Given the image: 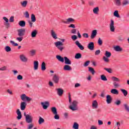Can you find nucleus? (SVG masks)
<instances>
[{
  "label": "nucleus",
  "mask_w": 129,
  "mask_h": 129,
  "mask_svg": "<svg viewBox=\"0 0 129 129\" xmlns=\"http://www.w3.org/2000/svg\"><path fill=\"white\" fill-rule=\"evenodd\" d=\"M98 12H99V8L98 7H96L93 10V13H94L95 15H97L98 14Z\"/></svg>",
  "instance_id": "nucleus-33"
},
{
  "label": "nucleus",
  "mask_w": 129,
  "mask_h": 129,
  "mask_svg": "<svg viewBox=\"0 0 129 129\" xmlns=\"http://www.w3.org/2000/svg\"><path fill=\"white\" fill-rule=\"evenodd\" d=\"M10 43L12 46H14V47H17V46H19V44L18 43H15V41L13 40L10 41Z\"/></svg>",
  "instance_id": "nucleus-47"
},
{
  "label": "nucleus",
  "mask_w": 129,
  "mask_h": 129,
  "mask_svg": "<svg viewBox=\"0 0 129 129\" xmlns=\"http://www.w3.org/2000/svg\"><path fill=\"white\" fill-rule=\"evenodd\" d=\"M71 103V105L69 106L70 109H71L73 111L78 110V102L77 101L74 100Z\"/></svg>",
  "instance_id": "nucleus-1"
},
{
  "label": "nucleus",
  "mask_w": 129,
  "mask_h": 129,
  "mask_svg": "<svg viewBox=\"0 0 129 129\" xmlns=\"http://www.w3.org/2000/svg\"><path fill=\"white\" fill-rule=\"evenodd\" d=\"M52 81L55 84H58L60 81V77L57 74H54L52 77Z\"/></svg>",
  "instance_id": "nucleus-8"
},
{
  "label": "nucleus",
  "mask_w": 129,
  "mask_h": 129,
  "mask_svg": "<svg viewBox=\"0 0 129 129\" xmlns=\"http://www.w3.org/2000/svg\"><path fill=\"white\" fill-rule=\"evenodd\" d=\"M31 22H32V23L36 22V16L34 14L31 15Z\"/></svg>",
  "instance_id": "nucleus-43"
},
{
  "label": "nucleus",
  "mask_w": 129,
  "mask_h": 129,
  "mask_svg": "<svg viewBox=\"0 0 129 129\" xmlns=\"http://www.w3.org/2000/svg\"><path fill=\"white\" fill-rule=\"evenodd\" d=\"M113 15L114 17H116V18H120V16H119V14H118V11L117 10L114 12Z\"/></svg>",
  "instance_id": "nucleus-39"
},
{
  "label": "nucleus",
  "mask_w": 129,
  "mask_h": 129,
  "mask_svg": "<svg viewBox=\"0 0 129 129\" xmlns=\"http://www.w3.org/2000/svg\"><path fill=\"white\" fill-rule=\"evenodd\" d=\"M102 40L101 38H99L98 40V44L99 46H101L102 45Z\"/></svg>",
  "instance_id": "nucleus-53"
},
{
  "label": "nucleus",
  "mask_w": 129,
  "mask_h": 129,
  "mask_svg": "<svg viewBox=\"0 0 129 129\" xmlns=\"http://www.w3.org/2000/svg\"><path fill=\"white\" fill-rule=\"evenodd\" d=\"M20 59L22 62H24L26 63V62H28V58L26 57V55L25 54H21L20 55Z\"/></svg>",
  "instance_id": "nucleus-12"
},
{
  "label": "nucleus",
  "mask_w": 129,
  "mask_h": 129,
  "mask_svg": "<svg viewBox=\"0 0 129 129\" xmlns=\"http://www.w3.org/2000/svg\"><path fill=\"white\" fill-rule=\"evenodd\" d=\"M38 34V30H34L31 32V37L32 38H36Z\"/></svg>",
  "instance_id": "nucleus-24"
},
{
  "label": "nucleus",
  "mask_w": 129,
  "mask_h": 129,
  "mask_svg": "<svg viewBox=\"0 0 129 129\" xmlns=\"http://www.w3.org/2000/svg\"><path fill=\"white\" fill-rule=\"evenodd\" d=\"M90 63V61H89V60L86 61L84 64V67H87V66H88V65H89Z\"/></svg>",
  "instance_id": "nucleus-56"
},
{
  "label": "nucleus",
  "mask_w": 129,
  "mask_h": 129,
  "mask_svg": "<svg viewBox=\"0 0 129 129\" xmlns=\"http://www.w3.org/2000/svg\"><path fill=\"white\" fill-rule=\"evenodd\" d=\"M109 28L110 32H114L115 31V27H114V21L113 20H110Z\"/></svg>",
  "instance_id": "nucleus-9"
},
{
  "label": "nucleus",
  "mask_w": 129,
  "mask_h": 129,
  "mask_svg": "<svg viewBox=\"0 0 129 129\" xmlns=\"http://www.w3.org/2000/svg\"><path fill=\"white\" fill-rule=\"evenodd\" d=\"M43 122H45V119L42 118V117H39V119L38 120L39 124H42V123H43Z\"/></svg>",
  "instance_id": "nucleus-36"
},
{
  "label": "nucleus",
  "mask_w": 129,
  "mask_h": 129,
  "mask_svg": "<svg viewBox=\"0 0 129 129\" xmlns=\"http://www.w3.org/2000/svg\"><path fill=\"white\" fill-rule=\"evenodd\" d=\"M89 71L92 74V75H94V74L95 73V71H94V69L91 67H89Z\"/></svg>",
  "instance_id": "nucleus-37"
},
{
  "label": "nucleus",
  "mask_w": 129,
  "mask_h": 129,
  "mask_svg": "<svg viewBox=\"0 0 129 129\" xmlns=\"http://www.w3.org/2000/svg\"><path fill=\"white\" fill-rule=\"evenodd\" d=\"M18 25L20 26V27H25L26 26V22L24 21H19Z\"/></svg>",
  "instance_id": "nucleus-34"
},
{
  "label": "nucleus",
  "mask_w": 129,
  "mask_h": 129,
  "mask_svg": "<svg viewBox=\"0 0 129 129\" xmlns=\"http://www.w3.org/2000/svg\"><path fill=\"white\" fill-rule=\"evenodd\" d=\"M88 48L89 50H91V51H93V50H94V42H90L88 45Z\"/></svg>",
  "instance_id": "nucleus-15"
},
{
  "label": "nucleus",
  "mask_w": 129,
  "mask_h": 129,
  "mask_svg": "<svg viewBox=\"0 0 129 129\" xmlns=\"http://www.w3.org/2000/svg\"><path fill=\"white\" fill-rule=\"evenodd\" d=\"M101 97H102L103 98L105 97V92L103 91L101 92L100 95Z\"/></svg>",
  "instance_id": "nucleus-62"
},
{
  "label": "nucleus",
  "mask_w": 129,
  "mask_h": 129,
  "mask_svg": "<svg viewBox=\"0 0 129 129\" xmlns=\"http://www.w3.org/2000/svg\"><path fill=\"white\" fill-rule=\"evenodd\" d=\"M25 18L27 19H29L30 18V14H29V12L28 11H26L25 13Z\"/></svg>",
  "instance_id": "nucleus-57"
},
{
  "label": "nucleus",
  "mask_w": 129,
  "mask_h": 129,
  "mask_svg": "<svg viewBox=\"0 0 129 129\" xmlns=\"http://www.w3.org/2000/svg\"><path fill=\"white\" fill-rule=\"evenodd\" d=\"M24 116L25 117V120L27 123H31V122H33V116L30 114H27L26 112L24 113Z\"/></svg>",
  "instance_id": "nucleus-3"
},
{
  "label": "nucleus",
  "mask_w": 129,
  "mask_h": 129,
  "mask_svg": "<svg viewBox=\"0 0 129 129\" xmlns=\"http://www.w3.org/2000/svg\"><path fill=\"white\" fill-rule=\"evenodd\" d=\"M114 50H115L116 52H121V51H122V48L119 45H117L114 47Z\"/></svg>",
  "instance_id": "nucleus-25"
},
{
  "label": "nucleus",
  "mask_w": 129,
  "mask_h": 129,
  "mask_svg": "<svg viewBox=\"0 0 129 129\" xmlns=\"http://www.w3.org/2000/svg\"><path fill=\"white\" fill-rule=\"evenodd\" d=\"M30 53L31 56H34V55L36 54V50H30Z\"/></svg>",
  "instance_id": "nucleus-52"
},
{
  "label": "nucleus",
  "mask_w": 129,
  "mask_h": 129,
  "mask_svg": "<svg viewBox=\"0 0 129 129\" xmlns=\"http://www.w3.org/2000/svg\"><path fill=\"white\" fill-rule=\"evenodd\" d=\"M34 127V124L31 123V124H29L28 126V129H32L33 128V127Z\"/></svg>",
  "instance_id": "nucleus-63"
},
{
  "label": "nucleus",
  "mask_w": 129,
  "mask_h": 129,
  "mask_svg": "<svg viewBox=\"0 0 129 129\" xmlns=\"http://www.w3.org/2000/svg\"><path fill=\"white\" fill-rule=\"evenodd\" d=\"M77 32V29H72L71 31V33L74 34H76Z\"/></svg>",
  "instance_id": "nucleus-55"
},
{
  "label": "nucleus",
  "mask_w": 129,
  "mask_h": 129,
  "mask_svg": "<svg viewBox=\"0 0 129 129\" xmlns=\"http://www.w3.org/2000/svg\"><path fill=\"white\" fill-rule=\"evenodd\" d=\"M104 55L105 56H103V60L106 63H108V62H109V59H108V58H110V57L111 56V53L106 50Z\"/></svg>",
  "instance_id": "nucleus-2"
},
{
  "label": "nucleus",
  "mask_w": 129,
  "mask_h": 129,
  "mask_svg": "<svg viewBox=\"0 0 129 129\" xmlns=\"http://www.w3.org/2000/svg\"><path fill=\"white\" fill-rule=\"evenodd\" d=\"M17 35L18 37H24L26 33V29L25 28H21L17 30Z\"/></svg>",
  "instance_id": "nucleus-6"
},
{
  "label": "nucleus",
  "mask_w": 129,
  "mask_h": 129,
  "mask_svg": "<svg viewBox=\"0 0 129 129\" xmlns=\"http://www.w3.org/2000/svg\"><path fill=\"white\" fill-rule=\"evenodd\" d=\"M20 98L23 101H27L28 102H29V101H31L32 100V98L27 96L25 94H22L20 96Z\"/></svg>",
  "instance_id": "nucleus-5"
},
{
  "label": "nucleus",
  "mask_w": 129,
  "mask_h": 129,
  "mask_svg": "<svg viewBox=\"0 0 129 129\" xmlns=\"http://www.w3.org/2000/svg\"><path fill=\"white\" fill-rule=\"evenodd\" d=\"M18 80H23V76L21 75H19L17 76Z\"/></svg>",
  "instance_id": "nucleus-64"
},
{
  "label": "nucleus",
  "mask_w": 129,
  "mask_h": 129,
  "mask_svg": "<svg viewBox=\"0 0 129 129\" xmlns=\"http://www.w3.org/2000/svg\"><path fill=\"white\" fill-rule=\"evenodd\" d=\"M23 39H24V37L19 36L18 37L16 38V40L18 41V42H22Z\"/></svg>",
  "instance_id": "nucleus-49"
},
{
  "label": "nucleus",
  "mask_w": 129,
  "mask_h": 129,
  "mask_svg": "<svg viewBox=\"0 0 129 129\" xmlns=\"http://www.w3.org/2000/svg\"><path fill=\"white\" fill-rule=\"evenodd\" d=\"M54 45L60 52H62L64 49V47L62 46H63V43L61 41H57L55 42Z\"/></svg>",
  "instance_id": "nucleus-4"
},
{
  "label": "nucleus",
  "mask_w": 129,
  "mask_h": 129,
  "mask_svg": "<svg viewBox=\"0 0 129 129\" xmlns=\"http://www.w3.org/2000/svg\"><path fill=\"white\" fill-rule=\"evenodd\" d=\"M41 70L42 71H45L46 70V63L44 61L41 64Z\"/></svg>",
  "instance_id": "nucleus-35"
},
{
  "label": "nucleus",
  "mask_w": 129,
  "mask_h": 129,
  "mask_svg": "<svg viewBox=\"0 0 129 129\" xmlns=\"http://www.w3.org/2000/svg\"><path fill=\"white\" fill-rule=\"evenodd\" d=\"M73 129H79V124L78 123L75 122L73 125Z\"/></svg>",
  "instance_id": "nucleus-32"
},
{
  "label": "nucleus",
  "mask_w": 129,
  "mask_h": 129,
  "mask_svg": "<svg viewBox=\"0 0 129 129\" xmlns=\"http://www.w3.org/2000/svg\"><path fill=\"white\" fill-rule=\"evenodd\" d=\"M129 4V2L127 0H124L122 3V5L123 7H124V6H127V5Z\"/></svg>",
  "instance_id": "nucleus-44"
},
{
  "label": "nucleus",
  "mask_w": 129,
  "mask_h": 129,
  "mask_svg": "<svg viewBox=\"0 0 129 129\" xmlns=\"http://www.w3.org/2000/svg\"><path fill=\"white\" fill-rule=\"evenodd\" d=\"M5 50L6 52H11L12 51V48H11V47L7 46L5 48Z\"/></svg>",
  "instance_id": "nucleus-45"
},
{
  "label": "nucleus",
  "mask_w": 129,
  "mask_h": 129,
  "mask_svg": "<svg viewBox=\"0 0 129 129\" xmlns=\"http://www.w3.org/2000/svg\"><path fill=\"white\" fill-rule=\"evenodd\" d=\"M110 92L112 93V94H115V95H118V90H117L116 89H112Z\"/></svg>",
  "instance_id": "nucleus-30"
},
{
  "label": "nucleus",
  "mask_w": 129,
  "mask_h": 129,
  "mask_svg": "<svg viewBox=\"0 0 129 129\" xmlns=\"http://www.w3.org/2000/svg\"><path fill=\"white\" fill-rule=\"evenodd\" d=\"M64 64L66 65H71V60L68 58V57L64 56Z\"/></svg>",
  "instance_id": "nucleus-21"
},
{
  "label": "nucleus",
  "mask_w": 129,
  "mask_h": 129,
  "mask_svg": "<svg viewBox=\"0 0 129 129\" xmlns=\"http://www.w3.org/2000/svg\"><path fill=\"white\" fill-rule=\"evenodd\" d=\"M101 79L103 81H107V78H106V77L104 75H102L101 76Z\"/></svg>",
  "instance_id": "nucleus-48"
},
{
  "label": "nucleus",
  "mask_w": 129,
  "mask_h": 129,
  "mask_svg": "<svg viewBox=\"0 0 129 129\" xmlns=\"http://www.w3.org/2000/svg\"><path fill=\"white\" fill-rule=\"evenodd\" d=\"M120 91L123 93L124 96H126V95H127V90H125L123 89H121Z\"/></svg>",
  "instance_id": "nucleus-41"
},
{
  "label": "nucleus",
  "mask_w": 129,
  "mask_h": 129,
  "mask_svg": "<svg viewBox=\"0 0 129 129\" xmlns=\"http://www.w3.org/2000/svg\"><path fill=\"white\" fill-rule=\"evenodd\" d=\"M51 112L53 113V114H57L58 113V112H57V108L55 107H52L51 108Z\"/></svg>",
  "instance_id": "nucleus-31"
},
{
  "label": "nucleus",
  "mask_w": 129,
  "mask_h": 129,
  "mask_svg": "<svg viewBox=\"0 0 129 129\" xmlns=\"http://www.w3.org/2000/svg\"><path fill=\"white\" fill-rule=\"evenodd\" d=\"M113 84V85H114L115 88H117V87H119V84H118L117 83H116V82H114Z\"/></svg>",
  "instance_id": "nucleus-61"
},
{
  "label": "nucleus",
  "mask_w": 129,
  "mask_h": 129,
  "mask_svg": "<svg viewBox=\"0 0 129 129\" xmlns=\"http://www.w3.org/2000/svg\"><path fill=\"white\" fill-rule=\"evenodd\" d=\"M3 19H4V20L5 22L4 23L5 26H6V27H7V28H9V27H10V23H9V19H8L6 17H3Z\"/></svg>",
  "instance_id": "nucleus-16"
},
{
  "label": "nucleus",
  "mask_w": 129,
  "mask_h": 129,
  "mask_svg": "<svg viewBox=\"0 0 129 129\" xmlns=\"http://www.w3.org/2000/svg\"><path fill=\"white\" fill-rule=\"evenodd\" d=\"M75 20L74 19L72 18H69L67 19H66L65 20H61L62 23H63V24H66L67 25L69 24H71V23H74V22H75Z\"/></svg>",
  "instance_id": "nucleus-7"
},
{
  "label": "nucleus",
  "mask_w": 129,
  "mask_h": 129,
  "mask_svg": "<svg viewBox=\"0 0 129 129\" xmlns=\"http://www.w3.org/2000/svg\"><path fill=\"white\" fill-rule=\"evenodd\" d=\"M75 44L77 46H78L80 50H81L82 51H83V50H84V46L81 45V43H80V42H79L78 40L76 41Z\"/></svg>",
  "instance_id": "nucleus-13"
},
{
  "label": "nucleus",
  "mask_w": 129,
  "mask_h": 129,
  "mask_svg": "<svg viewBox=\"0 0 129 129\" xmlns=\"http://www.w3.org/2000/svg\"><path fill=\"white\" fill-rule=\"evenodd\" d=\"M117 39L119 41V42H123V41H124V38L121 35L117 37Z\"/></svg>",
  "instance_id": "nucleus-42"
},
{
  "label": "nucleus",
  "mask_w": 129,
  "mask_h": 129,
  "mask_svg": "<svg viewBox=\"0 0 129 129\" xmlns=\"http://www.w3.org/2000/svg\"><path fill=\"white\" fill-rule=\"evenodd\" d=\"M124 107L125 109V110L127 112H129V106L127 105V104H124Z\"/></svg>",
  "instance_id": "nucleus-50"
},
{
  "label": "nucleus",
  "mask_w": 129,
  "mask_h": 129,
  "mask_svg": "<svg viewBox=\"0 0 129 129\" xmlns=\"http://www.w3.org/2000/svg\"><path fill=\"white\" fill-rule=\"evenodd\" d=\"M63 70L64 71H71V70H72V68L68 64H66L63 67Z\"/></svg>",
  "instance_id": "nucleus-18"
},
{
  "label": "nucleus",
  "mask_w": 129,
  "mask_h": 129,
  "mask_svg": "<svg viewBox=\"0 0 129 129\" xmlns=\"http://www.w3.org/2000/svg\"><path fill=\"white\" fill-rule=\"evenodd\" d=\"M54 119H60V116L58 115V113L54 114Z\"/></svg>",
  "instance_id": "nucleus-60"
},
{
  "label": "nucleus",
  "mask_w": 129,
  "mask_h": 129,
  "mask_svg": "<svg viewBox=\"0 0 129 129\" xmlns=\"http://www.w3.org/2000/svg\"><path fill=\"white\" fill-rule=\"evenodd\" d=\"M104 69L108 73H112V69L111 68H104Z\"/></svg>",
  "instance_id": "nucleus-51"
},
{
  "label": "nucleus",
  "mask_w": 129,
  "mask_h": 129,
  "mask_svg": "<svg viewBox=\"0 0 129 129\" xmlns=\"http://www.w3.org/2000/svg\"><path fill=\"white\" fill-rule=\"evenodd\" d=\"M114 4L116 7H120L121 6V0H114Z\"/></svg>",
  "instance_id": "nucleus-27"
},
{
  "label": "nucleus",
  "mask_w": 129,
  "mask_h": 129,
  "mask_svg": "<svg viewBox=\"0 0 129 129\" xmlns=\"http://www.w3.org/2000/svg\"><path fill=\"white\" fill-rule=\"evenodd\" d=\"M82 57V55H81V53H78L76 54L75 56V59H80Z\"/></svg>",
  "instance_id": "nucleus-38"
},
{
  "label": "nucleus",
  "mask_w": 129,
  "mask_h": 129,
  "mask_svg": "<svg viewBox=\"0 0 129 129\" xmlns=\"http://www.w3.org/2000/svg\"><path fill=\"white\" fill-rule=\"evenodd\" d=\"M106 102L107 104H110L112 101V98L110 95H107L106 96Z\"/></svg>",
  "instance_id": "nucleus-14"
},
{
  "label": "nucleus",
  "mask_w": 129,
  "mask_h": 129,
  "mask_svg": "<svg viewBox=\"0 0 129 129\" xmlns=\"http://www.w3.org/2000/svg\"><path fill=\"white\" fill-rule=\"evenodd\" d=\"M92 106L93 108H97V107H98V103H97V101L94 100L92 102Z\"/></svg>",
  "instance_id": "nucleus-23"
},
{
  "label": "nucleus",
  "mask_w": 129,
  "mask_h": 129,
  "mask_svg": "<svg viewBox=\"0 0 129 129\" xmlns=\"http://www.w3.org/2000/svg\"><path fill=\"white\" fill-rule=\"evenodd\" d=\"M96 35H97V30H93L91 35V39H94L96 37Z\"/></svg>",
  "instance_id": "nucleus-19"
},
{
  "label": "nucleus",
  "mask_w": 129,
  "mask_h": 129,
  "mask_svg": "<svg viewBox=\"0 0 129 129\" xmlns=\"http://www.w3.org/2000/svg\"><path fill=\"white\" fill-rule=\"evenodd\" d=\"M56 91L59 96H62V95H63V93L64 92V91L63 90V89L61 88L56 89Z\"/></svg>",
  "instance_id": "nucleus-20"
},
{
  "label": "nucleus",
  "mask_w": 129,
  "mask_h": 129,
  "mask_svg": "<svg viewBox=\"0 0 129 129\" xmlns=\"http://www.w3.org/2000/svg\"><path fill=\"white\" fill-rule=\"evenodd\" d=\"M77 36L75 35L72 36V39L73 41H76V40H77Z\"/></svg>",
  "instance_id": "nucleus-58"
},
{
  "label": "nucleus",
  "mask_w": 129,
  "mask_h": 129,
  "mask_svg": "<svg viewBox=\"0 0 129 129\" xmlns=\"http://www.w3.org/2000/svg\"><path fill=\"white\" fill-rule=\"evenodd\" d=\"M33 64H34V70H38V69L39 68V61H34Z\"/></svg>",
  "instance_id": "nucleus-26"
},
{
  "label": "nucleus",
  "mask_w": 129,
  "mask_h": 129,
  "mask_svg": "<svg viewBox=\"0 0 129 129\" xmlns=\"http://www.w3.org/2000/svg\"><path fill=\"white\" fill-rule=\"evenodd\" d=\"M16 113L17 114V119H21L22 118V112L20 111V109H18L16 111Z\"/></svg>",
  "instance_id": "nucleus-22"
},
{
  "label": "nucleus",
  "mask_w": 129,
  "mask_h": 129,
  "mask_svg": "<svg viewBox=\"0 0 129 129\" xmlns=\"http://www.w3.org/2000/svg\"><path fill=\"white\" fill-rule=\"evenodd\" d=\"M15 17L14 16H11L9 19V22L10 23H14L15 22Z\"/></svg>",
  "instance_id": "nucleus-54"
},
{
  "label": "nucleus",
  "mask_w": 129,
  "mask_h": 129,
  "mask_svg": "<svg viewBox=\"0 0 129 129\" xmlns=\"http://www.w3.org/2000/svg\"><path fill=\"white\" fill-rule=\"evenodd\" d=\"M20 4H21V7H22V8H26L27 7V6L28 5V1L25 0V1L21 2Z\"/></svg>",
  "instance_id": "nucleus-28"
},
{
  "label": "nucleus",
  "mask_w": 129,
  "mask_h": 129,
  "mask_svg": "<svg viewBox=\"0 0 129 129\" xmlns=\"http://www.w3.org/2000/svg\"><path fill=\"white\" fill-rule=\"evenodd\" d=\"M50 35L54 40H57L58 39V35H57V33H56V32L54 30L50 31Z\"/></svg>",
  "instance_id": "nucleus-10"
},
{
  "label": "nucleus",
  "mask_w": 129,
  "mask_h": 129,
  "mask_svg": "<svg viewBox=\"0 0 129 129\" xmlns=\"http://www.w3.org/2000/svg\"><path fill=\"white\" fill-rule=\"evenodd\" d=\"M26 106L27 103L25 102H22L20 104V109L21 110H25Z\"/></svg>",
  "instance_id": "nucleus-17"
},
{
  "label": "nucleus",
  "mask_w": 129,
  "mask_h": 129,
  "mask_svg": "<svg viewBox=\"0 0 129 129\" xmlns=\"http://www.w3.org/2000/svg\"><path fill=\"white\" fill-rule=\"evenodd\" d=\"M56 59H57V60H58V61H60V62H61L62 63H64V58L62 56H61V55H56Z\"/></svg>",
  "instance_id": "nucleus-29"
},
{
  "label": "nucleus",
  "mask_w": 129,
  "mask_h": 129,
  "mask_svg": "<svg viewBox=\"0 0 129 129\" xmlns=\"http://www.w3.org/2000/svg\"><path fill=\"white\" fill-rule=\"evenodd\" d=\"M112 81H115L116 82H119V81H120V80H119V79H118L115 77H112Z\"/></svg>",
  "instance_id": "nucleus-46"
},
{
  "label": "nucleus",
  "mask_w": 129,
  "mask_h": 129,
  "mask_svg": "<svg viewBox=\"0 0 129 129\" xmlns=\"http://www.w3.org/2000/svg\"><path fill=\"white\" fill-rule=\"evenodd\" d=\"M7 70V67L4 66L0 68V71H6Z\"/></svg>",
  "instance_id": "nucleus-59"
},
{
  "label": "nucleus",
  "mask_w": 129,
  "mask_h": 129,
  "mask_svg": "<svg viewBox=\"0 0 129 129\" xmlns=\"http://www.w3.org/2000/svg\"><path fill=\"white\" fill-rule=\"evenodd\" d=\"M114 104H115V105H117V106H118V105H120V104H121V101H120V100H116L114 102Z\"/></svg>",
  "instance_id": "nucleus-40"
},
{
  "label": "nucleus",
  "mask_w": 129,
  "mask_h": 129,
  "mask_svg": "<svg viewBox=\"0 0 129 129\" xmlns=\"http://www.w3.org/2000/svg\"><path fill=\"white\" fill-rule=\"evenodd\" d=\"M41 104L43 108V109H47L48 108V106H50V103L48 102L45 101L44 102H41Z\"/></svg>",
  "instance_id": "nucleus-11"
}]
</instances>
